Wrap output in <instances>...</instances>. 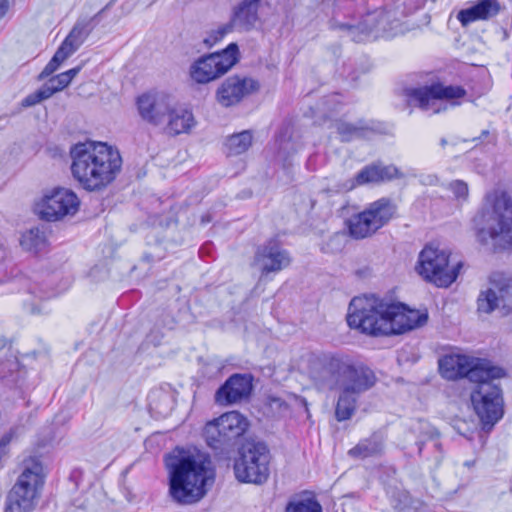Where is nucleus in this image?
Segmentation results:
<instances>
[{
	"mask_svg": "<svg viewBox=\"0 0 512 512\" xmlns=\"http://www.w3.org/2000/svg\"><path fill=\"white\" fill-rule=\"evenodd\" d=\"M234 28L233 24L229 21L228 23L218 27L216 30L211 31L203 42L207 47H212L221 41L228 33L232 32Z\"/></svg>",
	"mask_w": 512,
	"mask_h": 512,
	"instance_id": "nucleus-36",
	"label": "nucleus"
},
{
	"mask_svg": "<svg viewBox=\"0 0 512 512\" xmlns=\"http://www.w3.org/2000/svg\"><path fill=\"white\" fill-rule=\"evenodd\" d=\"M61 63H59L55 58H51V60L44 67L42 72L38 75V80L42 81L45 78L51 76L59 67Z\"/></svg>",
	"mask_w": 512,
	"mask_h": 512,
	"instance_id": "nucleus-40",
	"label": "nucleus"
},
{
	"mask_svg": "<svg viewBox=\"0 0 512 512\" xmlns=\"http://www.w3.org/2000/svg\"><path fill=\"white\" fill-rule=\"evenodd\" d=\"M24 306H25V309L31 314L36 315V314L42 313V307L39 304H36L33 302L28 303V301L26 300L24 302Z\"/></svg>",
	"mask_w": 512,
	"mask_h": 512,
	"instance_id": "nucleus-45",
	"label": "nucleus"
},
{
	"mask_svg": "<svg viewBox=\"0 0 512 512\" xmlns=\"http://www.w3.org/2000/svg\"><path fill=\"white\" fill-rule=\"evenodd\" d=\"M8 344L6 337L0 335V350L4 349Z\"/></svg>",
	"mask_w": 512,
	"mask_h": 512,
	"instance_id": "nucleus-49",
	"label": "nucleus"
},
{
	"mask_svg": "<svg viewBox=\"0 0 512 512\" xmlns=\"http://www.w3.org/2000/svg\"><path fill=\"white\" fill-rule=\"evenodd\" d=\"M490 285L478 297V310L485 313H490L499 307L512 310V279L494 275L490 279Z\"/></svg>",
	"mask_w": 512,
	"mask_h": 512,
	"instance_id": "nucleus-16",
	"label": "nucleus"
},
{
	"mask_svg": "<svg viewBox=\"0 0 512 512\" xmlns=\"http://www.w3.org/2000/svg\"><path fill=\"white\" fill-rule=\"evenodd\" d=\"M149 409L157 417L165 418L176 405L175 393L166 389H155L149 393Z\"/></svg>",
	"mask_w": 512,
	"mask_h": 512,
	"instance_id": "nucleus-27",
	"label": "nucleus"
},
{
	"mask_svg": "<svg viewBox=\"0 0 512 512\" xmlns=\"http://www.w3.org/2000/svg\"><path fill=\"white\" fill-rule=\"evenodd\" d=\"M331 127L336 130L342 142H350L360 138H369L373 133L372 129L363 120L350 123L342 119H336L331 123Z\"/></svg>",
	"mask_w": 512,
	"mask_h": 512,
	"instance_id": "nucleus-26",
	"label": "nucleus"
},
{
	"mask_svg": "<svg viewBox=\"0 0 512 512\" xmlns=\"http://www.w3.org/2000/svg\"><path fill=\"white\" fill-rule=\"evenodd\" d=\"M71 172L88 191H98L110 184L120 172V153L106 143H78L70 151Z\"/></svg>",
	"mask_w": 512,
	"mask_h": 512,
	"instance_id": "nucleus-4",
	"label": "nucleus"
},
{
	"mask_svg": "<svg viewBox=\"0 0 512 512\" xmlns=\"http://www.w3.org/2000/svg\"><path fill=\"white\" fill-rule=\"evenodd\" d=\"M494 380H479L471 393L474 410L485 430H491L504 415L502 390Z\"/></svg>",
	"mask_w": 512,
	"mask_h": 512,
	"instance_id": "nucleus-13",
	"label": "nucleus"
},
{
	"mask_svg": "<svg viewBox=\"0 0 512 512\" xmlns=\"http://www.w3.org/2000/svg\"><path fill=\"white\" fill-rule=\"evenodd\" d=\"M427 320V312L411 310L375 295L353 298L347 315L351 328L371 336L403 334L423 326Z\"/></svg>",
	"mask_w": 512,
	"mask_h": 512,
	"instance_id": "nucleus-2",
	"label": "nucleus"
},
{
	"mask_svg": "<svg viewBox=\"0 0 512 512\" xmlns=\"http://www.w3.org/2000/svg\"><path fill=\"white\" fill-rule=\"evenodd\" d=\"M261 0H242L232 11L230 22L235 28L250 31L259 20Z\"/></svg>",
	"mask_w": 512,
	"mask_h": 512,
	"instance_id": "nucleus-22",
	"label": "nucleus"
},
{
	"mask_svg": "<svg viewBox=\"0 0 512 512\" xmlns=\"http://www.w3.org/2000/svg\"><path fill=\"white\" fill-rule=\"evenodd\" d=\"M48 235L49 229L46 225L34 226L21 234L19 243L24 251L36 255L47 248Z\"/></svg>",
	"mask_w": 512,
	"mask_h": 512,
	"instance_id": "nucleus-24",
	"label": "nucleus"
},
{
	"mask_svg": "<svg viewBox=\"0 0 512 512\" xmlns=\"http://www.w3.org/2000/svg\"><path fill=\"white\" fill-rule=\"evenodd\" d=\"M270 406L272 408L275 407V408L279 409L280 411H285L288 409L287 403L278 397H272L270 399Z\"/></svg>",
	"mask_w": 512,
	"mask_h": 512,
	"instance_id": "nucleus-44",
	"label": "nucleus"
},
{
	"mask_svg": "<svg viewBox=\"0 0 512 512\" xmlns=\"http://www.w3.org/2000/svg\"><path fill=\"white\" fill-rule=\"evenodd\" d=\"M167 117L168 124L166 126V131L171 135L187 133L194 125L193 114L187 109H177L172 106Z\"/></svg>",
	"mask_w": 512,
	"mask_h": 512,
	"instance_id": "nucleus-28",
	"label": "nucleus"
},
{
	"mask_svg": "<svg viewBox=\"0 0 512 512\" xmlns=\"http://www.w3.org/2000/svg\"><path fill=\"white\" fill-rule=\"evenodd\" d=\"M348 228L351 237L354 239H364L378 231L366 210L352 216L348 220Z\"/></svg>",
	"mask_w": 512,
	"mask_h": 512,
	"instance_id": "nucleus-31",
	"label": "nucleus"
},
{
	"mask_svg": "<svg viewBox=\"0 0 512 512\" xmlns=\"http://www.w3.org/2000/svg\"><path fill=\"white\" fill-rule=\"evenodd\" d=\"M450 254L443 249L426 245L420 252L416 271L426 281L435 284L437 287H448L458 277L462 267L461 262L449 266Z\"/></svg>",
	"mask_w": 512,
	"mask_h": 512,
	"instance_id": "nucleus-12",
	"label": "nucleus"
},
{
	"mask_svg": "<svg viewBox=\"0 0 512 512\" xmlns=\"http://www.w3.org/2000/svg\"><path fill=\"white\" fill-rule=\"evenodd\" d=\"M169 494L179 504H193L214 481L210 457L198 449L175 448L165 457Z\"/></svg>",
	"mask_w": 512,
	"mask_h": 512,
	"instance_id": "nucleus-3",
	"label": "nucleus"
},
{
	"mask_svg": "<svg viewBox=\"0 0 512 512\" xmlns=\"http://www.w3.org/2000/svg\"><path fill=\"white\" fill-rule=\"evenodd\" d=\"M365 210L379 230L395 216L397 207L390 199L381 198L371 203Z\"/></svg>",
	"mask_w": 512,
	"mask_h": 512,
	"instance_id": "nucleus-29",
	"label": "nucleus"
},
{
	"mask_svg": "<svg viewBox=\"0 0 512 512\" xmlns=\"http://www.w3.org/2000/svg\"><path fill=\"white\" fill-rule=\"evenodd\" d=\"M56 92L57 89H55L49 81H47L40 89L37 90L38 96L40 97L41 101L50 98Z\"/></svg>",
	"mask_w": 512,
	"mask_h": 512,
	"instance_id": "nucleus-42",
	"label": "nucleus"
},
{
	"mask_svg": "<svg viewBox=\"0 0 512 512\" xmlns=\"http://www.w3.org/2000/svg\"><path fill=\"white\" fill-rule=\"evenodd\" d=\"M270 450L261 440L246 439L238 449L234 460V474L242 483L264 484L270 475Z\"/></svg>",
	"mask_w": 512,
	"mask_h": 512,
	"instance_id": "nucleus-7",
	"label": "nucleus"
},
{
	"mask_svg": "<svg viewBox=\"0 0 512 512\" xmlns=\"http://www.w3.org/2000/svg\"><path fill=\"white\" fill-rule=\"evenodd\" d=\"M81 70V66H77V67H74L72 69H69L65 72H63L65 74V76H67V78L69 79V81L71 82L73 80L74 77H76L78 75V73L80 72Z\"/></svg>",
	"mask_w": 512,
	"mask_h": 512,
	"instance_id": "nucleus-46",
	"label": "nucleus"
},
{
	"mask_svg": "<svg viewBox=\"0 0 512 512\" xmlns=\"http://www.w3.org/2000/svg\"><path fill=\"white\" fill-rule=\"evenodd\" d=\"M289 146V140H283L280 142L279 149L280 151H285Z\"/></svg>",
	"mask_w": 512,
	"mask_h": 512,
	"instance_id": "nucleus-51",
	"label": "nucleus"
},
{
	"mask_svg": "<svg viewBox=\"0 0 512 512\" xmlns=\"http://www.w3.org/2000/svg\"><path fill=\"white\" fill-rule=\"evenodd\" d=\"M48 81L57 89V92L63 90L71 83L64 73L52 76Z\"/></svg>",
	"mask_w": 512,
	"mask_h": 512,
	"instance_id": "nucleus-41",
	"label": "nucleus"
},
{
	"mask_svg": "<svg viewBox=\"0 0 512 512\" xmlns=\"http://www.w3.org/2000/svg\"><path fill=\"white\" fill-rule=\"evenodd\" d=\"M285 512H322V506L314 496L299 497L288 502Z\"/></svg>",
	"mask_w": 512,
	"mask_h": 512,
	"instance_id": "nucleus-33",
	"label": "nucleus"
},
{
	"mask_svg": "<svg viewBox=\"0 0 512 512\" xmlns=\"http://www.w3.org/2000/svg\"><path fill=\"white\" fill-rule=\"evenodd\" d=\"M259 89L256 80L246 76L233 75L226 78L216 91V100L223 107L239 104L245 97Z\"/></svg>",
	"mask_w": 512,
	"mask_h": 512,
	"instance_id": "nucleus-17",
	"label": "nucleus"
},
{
	"mask_svg": "<svg viewBox=\"0 0 512 512\" xmlns=\"http://www.w3.org/2000/svg\"><path fill=\"white\" fill-rule=\"evenodd\" d=\"M449 189L458 200H466L468 197V185L462 180H454L449 184Z\"/></svg>",
	"mask_w": 512,
	"mask_h": 512,
	"instance_id": "nucleus-39",
	"label": "nucleus"
},
{
	"mask_svg": "<svg viewBox=\"0 0 512 512\" xmlns=\"http://www.w3.org/2000/svg\"><path fill=\"white\" fill-rule=\"evenodd\" d=\"M501 6L498 0H478L473 6L458 12L457 19L463 26L478 21L488 20L500 12Z\"/></svg>",
	"mask_w": 512,
	"mask_h": 512,
	"instance_id": "nucleus-23",
	"label": "nucleus"
},
{
	"mask_svg": "<svg viewBox=\"0 0 512 512\" xmlns=\"http://www.w3.org/2000/svg\"><path fill=\"white\" fill-rule=\"evenodd\" d=\"M290 260L285 250L281 249L276 240H269L258 247L255 253V265L259 266L262 275L278 272L289 264Z\"/></svg>",
	"mask_w": 512,
	"mask_h": 512,
	"instance_id": "nucleus-20",
	"label": "nucleus"
},
{
	"mask_svg": "<svg viewBox=\"0 0 512 512\" xmlns=\"http://www.w3.org/2000/svg\"><path fill=\"white\" fill-rule=\"evenodd\" d=\"M248 426L246 417L238 411H231L208 422L204 428V437L207 445L217 454L228 456Z\"/></svg>",
	"mask_w": 512,
	"mask_h": 512,
	"instance_id": "nucleus-10",
	"label": "nucleus"
},
{
	"mask_svg": "<svg viewBox=\"0 0 512 512\" xmlns=\"http://www.w3.org/2000/svg\"><path fill=\"white\" fill-rule=\"evenodd\" d=\"M447 144H448V141L446 138L443 137L440 139V145L442 148H444Z\"/></svg>",
	"mask_w": 512,
	"mask_h": 512,
	"instance_id": "nucleus-52",
	"label": "nucleus"
},
{
	"mask_svg": "<svg viewBox=\"0 0 512 512\" xmlns=\"http://www.w3.org/2000/svg\"><path fill=\"white\" fill-rule=\"evenodd\" d=\"M385 441L381 434L373 433L371 436L358 442L348 451V455L355 459L380 457L384 452Z\"/></svg>",
	"mask_w": 512,
	"mask_h": 512,
	"instance_id": "nucleus-25",
	"label": "nucleus"
},
{
	"mask_svg": "<svg viewBox=\"0 0 512 512\" xmlns=\"http://www.w3.org/2000/svg\"><path fill=\"white\" fill-rule=\"evenodd\" d=\"M489 135V131L488 130H483L481 132V135L479 137H476V138H473L472 141L476 142L478 140H481L482 138H485Z\"/></svg>",
	"mask_w": 512,
	"mask_h": 512,
	"instance_id": "nucleus-50",
	"label": "nucleus"
},
{
	"mask_svg": "<svg viewBox=\"0 0 512 512\" xmlns=\"http://www.w3.org/2000/svg\"><path fill=\"white\" fill-rule=\"evenodd\" d=\"M41 102V99L40 97L38 96V93L37 91L32 93V94H29L28 96H26L23 101H22V105L24 107H31V106H34L38 103Z\"/></svg>",
	"mask_w": 512,
	"mask_h": 512,
	"instance_id": "nucleus-43",
	"label": "nucleus"
},
{
	"mask_svg": "<svg viewBox=\"0 0 512 512\" xmlns=\"http://www.w3.org/2000/svg\"><path fill=\"white\" fill-rule=\"evenodd\" d=\"M398 174V169L393 165L371 164L362 168L354 178L348 179L343 189L350 191L357 186L369 183H378L393 179Z\"/></svg>",
	"mask_w": 512,
	"mask_h": 512,
	"instance_id": "nucleus-21",
	"label": "nucleus"
},
{
	"mask_svg": "<svg viewBox=\"0 0 512 512\" xmlns=\"http://www.w3.org/2000/svg\"><path fill=\"white\" fill-rule=\"evenodd\" d=\"M252 390L250 374H233L215 393V402L219 405H230L247 397Z\"/></svg>",
	"mask_w": 512,
	"mask_h": 512,
	"instance_id": "nucleus-19",
	"label": "nucleus"
},
{
	"mask_svg": "<svg viewBox=\"0 0 512 512\" xmlns=\"http://www.w3.org/2000/svg\"><path fill=\"white\" fill-rule=\"evenodd\" d=\"M93 28L94 25H90V21H78L65 40L78 49L91 33Z\"/></svg>",
	"mask_w": 512,
	"mask_h": 512,
	"instance_id": "nucleus-34",
	"label": "nucleus"
},
{
	"mask_svg": "<svg viewBox=\"0 0 512 512\" xmlns=\"http://www.w3.org/2000/svg\"><path fill=\"white\" fill-rule=\"evenodd\" d=\"M238 60V45L230 43L225 49L201 56L194 61L190 66V77L198 84H207L228 72Z\"/></svg>",
	"mask_w": 512,
	"mask_h": 512,
	"instance_id": "nucleus-14",
	"label": "nucleus"
},
{
	"mask_svg": "<svg viewBox=\"0 0 512 512\" xmlns=\"http://www.w3.org/2000/svg\"><path fill=\"white\" fill-rule=\"evenodd\" d=\"M109 5L105 6L101 11H99L96 15H94L92 18H90L88 21H90V25H93L92 22L96 21L98 18H100V15L108 8Z\"/></svg>",
	"mask_w": 512,
	"mask_h": 512,
	"instance_id": "nucleus-48",
	"label": "nucleus"
},
{
	"mask_svg": "<svg viewBox=\"0 0 512 512\" xmlns=\"http://www.w3.org/2000/svg\"><path fill=\"white\" fill-rule=\"evenodd\" d=\"M141 118L154 125H160L171 110L172 98L163 92H149L137 98Z\"/></svg>",
	"mask_w": 512,
	"mask_h": 512,
	"instance_id": "nucleus-18",
	"label": "nucleus"
},
{
	"mask_svg": "<svg viewBox=\"0 0 512 512\" xmlns=\"http://www.w3.org/2000/svg\"><path fill=\"white\" fill-rule=\"evenodd\" d=\"M342 102L339 94H332L324 97L318 109L323 112L324 118H330L332 114L340 111Z\"/></svg>",
	"mask_w": 512,
	"mask_h": 512,
	"instance_id": "nucleus-35",
	"label": "nucleus"
},
{
	"mask_svg": "<svg viewBox=\"0 0 512 512\" xmlns=\"http://www.w3.org/2000/svg\"><path fill=\"white\" fill-rule=\"evenodd\" d=\"M473 223L481 243L491 239L496 246L512 249V195L500 189L487 193Z\"/></svg>",
	"mask_w": 512,
	"mask_h": 512,
	"instance_id": "nucleus-5",
	"label": "nucleus"
},
{
	"mask_svg": "<svg viewBox=\"0 0 512 512\" xmlns=\"http://www.w3.org/2000/svg\"><path fill=\"white\" fill-rule=\"evenodd\" d=\"M43 484L44 473L41 461L36 457L24 460L22 472L7 496L5 512L32 510Z\"/></svg>",
	"mask_w": 512,
	"mask_h": 512,
	"instance_id": "nucleus-8",
	"label": "nucleus"
},
{
	"mask_svg": "<svg viewBox=\"0 0 512 512\" xmlns=\"http://www.w3.org/2000/svg\"><path fill=\"white\" fill-rule=\"evenodd\" d=\"M413 10L414 8L408 6L407 1L396 0L381 9L368 10L362 16L361 21L357 23H342L337 19H332L330 26L333 29L347 31L349 34H353L355 31L361 33L376 31L381 33L382 37L393 38L410 30L405 19Z\"/></svg>",
	"mask_w": 512,
	"mask_h": 512,
	"instance_id": "nucleus-6",
	"label": "nucleus"
},
{
	"mask_svg": "<svg viewBox=\"0 0 512 512\" xmlns=\"http://www.w3.org/2000/svg\"><path fill=\"white\" fill-rule=\"evenodd\" d=\"M310 373L315 382L338 392L335 418L339 422L352 418L361 395L377 382L375 372L368 365L346 354H323Z\"/></svg>",
	"mask_w": 512,
	"mask_h": 512,
	"instance_id": "nucleus-1",
	"label": "nucleus"
},
{
	"mask_svg": "<svg viewBox=\"0 0 512 512\" xmlns=\"http://www.w3.org/2000/svg\"><path fill=\"white\" fill-rule=\"evenodd\" d=\"M8 10V1L0 0V19L6 14Z\"/></svg>",
	"mask_w": 512,
	"mask_h": 512,
	"instance_id": "nucleus-47",
	"label": "nucleus"
},
{
	"mask_svg": "<svg viewBox=\"0 0 512 512\" xmlns=\"http://www.w3.org/2000/svg\"><path fill=\"white\" fill-rule=\"evenodd\" d=\"M441 376L447 380L467 378L477 383L482 379H499L505 375L502 368L491 366L487 360L461 353H448L438 360Z\"/></svg>",
	"mask_w": 512,
	"mask_h": 512,
	"instance_id": "nucleus-9",
	"label": "nucleus"
},
{
	"mask_svg": "<svg viewBox=\"0 0 512 512\" xmlns=\"http://www.w3.org/2000/svg\"><path fill=\"white\" fill-rule=\"evenodd\" d=\"M27 293L38 300H45L55 296V292L39 283H30L27 287Z\"/></svg>",
	"mask_w": 512,
	"mask_h": 512,
	"instance_id": "nucleus-37",
	"label": "nucleus"
},
{
	"mask_svg": "<svg viewBox=\"0 0 512 512\" xmlns=\"http://www.w3.org/2000/svg\"><path fill=\"white\" fill-rule=\"evenodd\" d=\"M76 51L77 48L64 39V41L61 43V45L58 47L57 51L53 55V58H55L59 63L62 64Z\"/></svg>",
	"mask_w": 512,
	"mask_h": 512,
	"instance_id": "nucleus-38",
	"label": "nucleus"
},
{
	"mask_svg": "<svg viewBox=\"0 0 512 512\" xmlns=\"http://www.w3.org/2000/svg\"><path fill=\"white\" fill-rule=\"evenodd\" d=\"M209 221H210V219H209V218H207V217H203V218H202V222H209Z\"/></svg>",
	"mask_w": 512,
	"mask_h": 512,
	"instance_id": "nucleus-53",
	"label": "nucleus"
},
{
	"mask_svg": "<svg viewBox=\"0 0 512 512\" xmlns=\"http://www.w3.org/2000/svg\"><path fill=\"white\" fill-rule=\"evenodd\" d=\"M80 201L77 195L65 188H55L37 205L39 217L45 221H57L65 216H73L79 209Z\"/></svg>",
	"mask_w": 512,
	"mask_h": 512,
	"instance_id": "nucleus-15",
	"label": "nucleus"
},
{
	"mask_svg": "<svg viewBox=\"0 0 512 512\" xmlns=\"http://www.w3.org/2000/svg\"><path fill=\"white\" fill-rule=\"evenodd\" d=\"M417 446L419 456L431 461L434 468L441 464L444 454L438 432L432 431L427 440L417 442Z\"/></svg>",
	"mask_w": 512,
	"mask_h": 512,
	"instance_id": "nucleus-30",
	"label": "nucleus"
},
{
	"mask_svg": "<svg viewBox=\"0 0 512 512\" xmlns=\"http://www.w3.org/2000/svg\"><path fill=\"white\" fill-rule=\"evenodd\" d=\"M466 91L461 86L443 85L441 83H434L418 88H405L403 96L407 105L418 107L422 111L437 114L447 109L442 100L452 101V105H459L457 101L463 98Z\"/></svg>",
	"mask_w": 512,
	"mask_h": 512,
	"instance_id": "nucleus-11",
	"label": "nucleus"
},
{
	"mask_svg": "<svg viewBox=\"0 0 512 512\" xmlns=\"http://www.w3.org/2000/svg\"><path fill=\"white\" fill-rule=\"evenodd\" d=\"M252 140V134L248 130L229 136L225 142L228 155H240L246 152L252 145Z\"/></svg>",
	"mask_w": 512,
	"mask_h": 512,
	"instance_id": "nucleus-32",
	"label": "nucleus"
},
{
	"mask_svg": "<svg viewBox=\"0 0 512 512\" xmlns=\"http://www.w3.org/2000/svg\"><path fill=\"white\" fill-rule=\"evenodd\" d=\"M209 221H210V219H209V218H207V217H203V218H202V222H209Z\"/></svg>",
	"mask_w": 512,
	"mask_h": 512,
	"instance_id": "nucleus-54",
	"label": "nucleus"
}]
</instances>
